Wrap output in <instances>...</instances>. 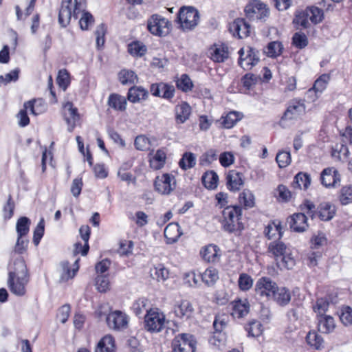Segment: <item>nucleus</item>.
Masks as SVG:
<instances>
[{
	"label": "nucleus",
	"mask_w": 352,
	"mask_h": 352,
	"mask_svg": "<svg viewBox=\"0 0 352 352\" xmlns=\"http://www.w3.org/2000/svg\"><path fill=\"white\" fill-rule=\"evenodd\" d=\"M14 270L9 272L8 285L12 294L22 296L26 293L25 287L29 282L27 266L21 258L14 261Z\"/></svg>",
	"instance_id": "1"
},
{
	"label": "nucleus",
	"mask_w": 352,
	"mask_h": 352,
	"mask_svg": "<svg viewBox=\"0 0 352 352\" xmlns=\"http://www.w3.org/2000/svg\"><path fill=\"white\" fill-rule=\"evenodd\" d=\"M288 252L287 246L279 239L270 243L267 247V252L275 258L280 268L291 270L295 266L296 261Z\"/></svg>",
	"instance_id": "2"
},
{
	"label": "nucleus",
	"mask_w": 352,
	"mask_h": 352,
	"mask_svg": "<svg viewBox=\"0 0 352 352\" xmlns=\"http://www.w3.org/2000/svg\"><path fill=\"white\" fill-rule=\"evenodd\" d=\"M242 209L239 206H230L225 208L222 211V217L220 219L223 230L228 233L240 232L243 230V225L240 221Z\"/></svg>",
	"instance_id": "3"
},
{
	"label": "nucleus",
	"mask_w": 352,
	"mask_h": 352,
	"mask_svg": "<svg viewBox=\"0 0 352 352\" xmlns=\"http://www.w3.org/2000/svg\"><path fill=\"white\" fill-rule=\"evenodd\" d=\"M300 210L306 212V214L314 219L318 216L322 221H329L334 217L336 214V207L334 205L329 202L321 203L316 210L315 205L309 200H305V202L300 205Z\"/></svg>",
	"instance_id": "4"
},
{
	"label": "nucleus",
	"mask_w": 352,
	"mask_h": 352,
	"mask_svg": "<svg viewBox=\"0 0 352 352\" xmlns=\"http://www.w3.org/2000/svg\"><path fill=\"white\" fill-rule=\"evenodd\" d=\"M199 19L198 10L192 6H182L177 14V21L184 32L194 30L197 26Z\"/></svg>",
	"instance_id": "5"
},
{
	"label": "nucleus",
	"mask_w": 352,
	"mask_h": 352,
	"mask_svg": "<svg viewBox=\"0 0 352 352\" xmlns=\"http://www.w3.org/2000/svg\"><path fill=\"white\" fill-rule=\"evenodd\" d=\"M166 318L158 309H151L144 316V329L150 333H159L164 327Z\"/></svg>",
	"instance_id": "6"
},
{
	"label": "nucleus",
	"mask_w": 352,
	"mask_h": 352,
	"mask_svg": "<svg viewBox=\"0 0 352 352\" xmlns=\"http://www.w3.org/2000/svg\"><path fill=\"white\" fill-rule=\"evenodd\" d=\"M171 23L159 14H153L147 21V29L153 35L165 36L169 34Z\"/></svg>",
	"instance_id": "7"
},
{
	"label": "nucleus",
	"mask_w": 352,
	"mask_h": 352,
	"mask_svg": "<svg viewBox=\"0 0 352 352\" xmlns=\"http://www.w3.org/2000/svg\"><path fill=\"white\" fill-rule=\"evenodd\" d=\"M45 109V105L42 100H33L24 104V109H21L17 117L19 120V124L21 126H25L30 123V119L27 111L30 110L33 115H38Z\"/></svg>",
	"instance_id": "8"
},
{
	"label": "nucleus",
	"mask_w": 352,
	"mask_h": 352,
	"mask_svg": "<svg viewBox=\"0 0 352 352\" xmlns=\"http://www.w3.org/2000/svg\"><path fill=\"white\" fill-rule=\"evenodd\" d=\"M305 105L300 100H293L289 102V105L280 120V125L283 127L288 126V121L297 119L300 116L305 113Z\"/></svg>",
	"instance_id": "9"
},
{
	"label": "nucleus",
	"mask_w": 352,
	"mask_h": 352,
	"mask_svg": "<svg viewBox=\"0 0 352 352\" xmlns=\"http://www.w3.org/2000/svg\"><path fill=\"white\" fill-rule=\"evenodd\" d=\"M197 342L194 336L188 333L177 336L172 342L173 352H195Z\"/></svg>",
	"instance_id": "10"
},
{
	"label": "nucleus",
	"mask_w": 352,
	"mask_h": 352,
	"mask_svg": "<svg viewBox=\"0 0 352 352\" xmlns=\"http://www.w3.org/2000/svg\"><path fill=\"white\" fill-rule=\"evenodd\" d=\"M246 16L250 20L265 21L270 14V10L266 5L259 1L254 0L245 8Z\"/></svg>",
	"instance_id": "11"
},
{
	"label": "nucleus",
	"mask_w": 352,
	"mask_h": 352,
	"mask_svg": "<svg viewBox=\"0 0 352 352\" xmlns=\"http://www.w3.org/2000/svg\"><path fill=\"white\" fill-rule=\"evenodd\" d=\"M277 286L270 277L263 276L256 281L254 291L257 296L270 299Z\"/></svg>",
	"instance_id": "12"
},
{
	"label": "nucleus",
	"mask_w": 352,
	"mask_h": 352,
	"mask_svg": "<svg viewBox=\"0 0 352 352\" xmlns=\"http://www.w3.org/2000/svg\"><path fill=\"white\" fill-rule=\"evenodd\" d=\"M154 186L160 194L168 195L175 189L176 181L173 175L165 173L155 178Z\"/></svg>",
	"instance_id": "13"
},
{
	"label": "nucleus",
	"mask_w": 352,
	"mask_h": 352,
	"mask_svg": "<svg viewBox=\"0 0 352 352\" xmlns=\"http://www.w3.org/2000/svg\"><path fill=\"white\" fill-rule=\"evenodd\" d=\"M63 113L64 119L68 125V131L72 132L77 122L80 118L78 109L74 106L72 102H67L63 105Z\"/></svg>",
	"instance_id": "14"
},
{
	"label": "nucleus",
	"mask_w": 352,
	"mask_h": 352,
	"mask_svg": "<svg viewBox=\"0 0 352 352\" xmlns=\"http://www.w3.org/2000/svg\"><path fill=\"white\" fill-rule=\"evenodd\" d=\"M106 322L109 328L115 330L126 328L128 324L126 314L118 310L110 312L107 316Z\"/></svg>",
	"instance_id": "15"
},
{
	"label": "nucleus",
	"mask_w": 352,
	"mask_h": 352,
	"mask_svg": "<svg viewBox=\"0 0 352 352\" xmlns=\"http://www.w3.org/2000/svg\"><path fill=\"white\" fill-rule=\"evenodd\" d=\"M230 31L239 38L247 37L250 33V25L241 18L236 19L230 25Z\"/></svg>",
	"instance_id": "16"
},
{
	"label": "nucleus",
	"mask_w": 352,
	"mask_h": 352,
	"mask_svg": "<svg viewBox=\"0 0 352 352\" xmlns=\"http://www.w3.org/2000/svg\"><path fill=\"white\" fill-rule=\"evenodd\" d=\"M321 182L326 187H336L340 184V175L333 168H327L321 173Z\"/></svg>",
	"instance_id": "17"
},
{
	"label": "nucleus",
	"mask_w": 352,
	"mask_h": 352,
	"mask_svg": "<svg viewBox=\"0 0 352 352\" xmlns=\"http://www.w3.org/2000/svg\"><path fill=\"white\" fill-rule=\"evenodd\" d=\"M305 212L294 214L289 222L290 228L296 232H302L308 228L307 214Z\"/></svg>",
	"instance_id": "18"
},
{
	"label": "nucleus",
	"mask_w": 352,
	"mask_h": 352,
	"mask_svg": "<svg viewBox=\"0 0 352 352\" xmlns=\"http://www.w3.org/2000/svg\"><path fill=\"white\" fill-rule=\"evenodd\" d=\"M72 0H63L58 12V23L62 28H66L71 20L72 12L71 9Z\"/></svg>",
	"instance_id": "19"
},
{
	"label": "nucleus",
	"mask_w": 352,
	"mask_h": 352,
	"mask_svg": "<svg viewBox=\"0 0 352 352\" xmlns=\"http://www.w3.org/2000/svg\"><path fill=\"white\" fill-rule=\"evenodd\" d=\"M174 313L175 316L179 318H190L194 313V308L192 303L187 300H183L174 307Z\"/></svg>",
	"instance_id": "20"
},
{
	"label": "nucleus",
	"mask_w": 352,
	"mask_h": 352,
	"mask_svg": "<svg viewBox=\"0 0 352 352\" xmlns=\"http://www.w3.org/2000/svg\"><path fill=\"white\" fill-rule=\"evenodd\" d=\"M258 54L259 52L256 49L248 47V54L243 60L238 61L239 65L244 69H250L253 66L256 65L258 61L259 58Z\"/></svg>",
	"instance_id": "21"
},
{
	"label": "nucleus",
	"mask_w": 352,
	"mask_h": 352,
	"mask_svg": "<svg viewBox=\"0 0 352 352\" xmlns=\"http://www.w3.org/2000/svg\"><path fill=\"white\" fill-rule=\"evenodd\" d=\"M200 254L204 261L208 263H217L220 259V250L215 245H208L201 250Z\"/></svg>",
	"instance_id": "22"
},
{
	"label": "nucleus",
	"mask_w": 352,
	"mask_h": 352,
	"mask_svg": "<svg viewBox=\"0 0 352 352\" xmlns=\"http://www.w3.org/2000/svg\"><path fill=\"white\" fill-rule=\"evenodd\" d=\"M291 294L288 289L284 287H278L275 289L270 299H272L278 305L284 307L289 304L291 300Z\"/></svg>",
	"instance_id": "23"
},
{
	"label": "nucleus",
	"mask_w": 352,
	"mask_h": 352,
	"mask_svg": "<svg viewBox=\"0 0 352 352\" xmlns=\"http://www.w3.org/2000/svg\"><path fill=\"white\" fill-rule=\"evenodd\" d=\"M164 234L166 243L172 244L177 241L182 232L178 223H170L165 228Z\"/></svg>",
	"instance_id": "24"
},
{
	"label": "nucleus",
	"mask_w": 352,
	"mask_h": 352,
	"mask_svg": "<svg viewBox=\"0 0 352 352\" xmlns=\"http://www.w3.org/2000/svg\"><path fill=\"white\" fill-rule=\"evenodd\" d=\"M242 176L241 173L236 170H230L226 177L228 189L232 191L239 190L243 185Z\"/></svg>",
	"instance_id": "25"
},
{
	"label": "nucleus",
	"mask_w": 352,
	"mask_h": 352,
	"mask_svg": "<svg viewBox=\"0 0 352 352\" xmlns=\"http://www.w3.org/2000/svg\"><path fill=\"white\" fill-rule=\"evenodd\" d=\"M249 311L250 305L247 300H239L233 302L232 315L234 318H243L249 313Z\"/></svg>",
	"instance_id": "26"
},
{
	"label": "nucleus",
	"mask_w": 352,
	"mask_h": 352,
	"mask_svg": "<svg viewBox=\"0 0 352 352\" xmlns=\"http://www.w3.org/2000/svg\"><path fill=\"white\" fill-rule=\"evenodd\" d=\"M175 111L177 123L183 124L189 118L191 107L187 102H182L175 107Z\"/></svg>",
	"instance_id": "27"
},
{
	"label": "nucleus",
	"mask_w": 352,
	"mask_h": 352,
	"mask_svg": "<svg viewBox=\"0 0 352 352\" xmlns=\"http://www.w3.org/2000/svg\"><path fill=\"white\" fill-rule=\"evenodd\" d=\"M119 80L123 85H133L130 88H143L141 86H135L134 84L137 81L138 77L134 72L131 70L122 69L118 74Z\"/></svg>",
	"instance_id": "28"
},
{
	"label": "nucleus",
	"mask_w": 352,
	"mask_h": 352,
	"mask_svg": "<svg viewBox=\"0 0 352 352\" xmlns=\"http://www.w3.org/2000/svg\"><path fill=\"white\" fill-rule=\"evenodd\" d=\"M115 340L111 336H105L98 343L95 352H115Z\"/></svg>",
	"instance_id": "29"
},
{
	"label": "nucleus",
	"mask_w": 352,
	"mask_h": 352,
	"mask_svg": "<svg viewBox=\"0 0 352 352\" xmlns=\"http://www.w3.org/2000/svg\"><path fill=\"white\" fill-rule=\"evenodd\" d=\"M265 235L269 239H280L283 236L282 226L280 222H272L269 223L265 229Z\"/></svg>",
	"instance_id": "30"
},
{
	"label": "nucleus",
	"mask_w": 352,
	"mask_h": 352,
	"mask_svg": "<svg viewBox=\"0 0 352 352\" xmlns=\"http://www.w3.org/2000/svg\"><path fill=\"white\" fill-rule=\"evenodd\" d=\"M318 331L323 333H329L335 328L334 319L330 316H323L318 318Z\"/></svg>",
	"instance_id": "31"
},
{
	"label": "nucleus",
	"mask_w": 352,
	"mask_h": 352,
	"mask_svg": "<svg viewBox=\"0 0 352 352\" xmlns=\"http://www.w3.org/2000/svg\"><path fill=\"white\" fill-rule=\"evenodd\" d=\"M311 184V178L309 175L304 173H298L294 177L292 184L294 188L307 189Z\"/></svg>",
	"instance_id": "32"
},
{
	"label": "nucleus",
	"mask_w": 352,
	"mask_h": 352,
	"mask_svg": "<svg viewBox=\"0 0 352 352\" xmlns=\"http://www.w3.org/2000/svg\"><path fill=\"white\" fill-rule=\"evenodd\" d=\"M166 160V153L162 149H158L150 160V166L154 170H159L164 166Z\"/></svg>",
	"instance_id": "33"
},
{
	"label": "nucleus",
	"mask_w": 352,
	"mask_h": 352,
	"mask_svg": "<svg viewBox=\"0 0 352 352\" xmlns=\"http://www.w3.org/2000/svg\"><path fill=\"white\" fill-rule=\"evenodd\" d=\"M108 104L111 108L123 111L126 109V100L124 97L113 94L110 95Z\"/></svg>",
	"instance_id": "34"
},
{
	"label": "nucleus",
	"mask_w": 352,
	"mask_h": 352,
	"mask_svg": "<svg viewBox=\"0 0 352 352\" xmlns=\"http://www.w3.org/2000/svg\"><path fill=\"white\" fill-rule=\"evenodd\" d=\"M228 48L223 44L216 47L211 53V59L217 63H223L228 58Z\"/></svg>",
	"instance_id": "35"
},
{
	"label": "nucleus",
	"mask_w": 352,
	"mask_h": 352,
	"mask_svg": "<svg viewBox=\"0 0 352 352\" xmlns=\"http://www.w3.org/2000/svg\"><path fill=\"white\" fill-rule=\"evenodd\" d=\"M201 280L208 286L213 285L219 279L218 271L213 267H209L201 274Z\"/></svg>",
	"instance_id": "36"
},
{
	"label": "nucleus",
	"mask_w": 352,
	"mask_h": 352,
	"mask_svg": "<svg viewBox=\"0 0 352 352\" xmlns=\"http://www.w3.org/2000/svg\"><path fill=\"white\" fill-rule=\"evenodd\" d=\"M129 53L135 57H142L147 52L146 46L140 41H133L129 45Z\"/></svg>",
	"instance_id": "37"
},
{
	"label": "nucleus",
	"mask_w": 352,
	"mask_h": 352,
	"mask_svg": "<svg viewBox=\"0 0 352 352\" xmlns=\"http://www.w3.org/2000/svg\"><path fill=\"white\" fill-rule=\"evenodd\" d=\"M195 164L196 157L195 155L191 152L184 153L179 162L180 168L185 170L194 167Z\"/></svg>",
	"instance_id": "38"
},
{
	"label": "nucleus",
	"mask_w": 352,
	"mask_h": 352,
	"mask_svg": "<svg viewBox=\"0 0 352 352\" xmlns=\"http://www.w3.org/2000/svg\"><path fill=\"white\" fill-rule=\"evenodd\" d=\"M266 49L265 52L268 57L276 58L282 54L283 45L281 42L272 41L267 44Z\"/></svg>",
	"instance_id": "39"
},
{
	"label": "nucleus",
	"mask_w": 352,
	"mask_h": 352,
	"mask_svg": "<svg viewBox=\"0 0 352 352\" xmlns=\"http://www.w3.org/2000/svg\"><path fill=\"white\" fill-rule=\"evenodd\" d=\"M219 177L214 171L206 173L202 176V182L204 186L208 189H214L217 186Z\"/></svg>",
	"instance_id": "40"
},
{
	"label": "nucleus",
	"mask_w": 352,
	"mask_h": 352,
	"mask_svg": "<svg viewBox=\"0 0 352 352\" xmlns=\"http://www.w3.org/2000/svg\"><path fill=\"white\" fill-rule=\"evenodd\" d=\"M222 124L226 129L232 128L239 120L241 116L239 112L230 111L226 116L222 117Z\"/></svg>",
	"instance_id": "41"
},
{
	"label": "nucleus",
	"mask_w": 352,
	"mask_h": 352,
	"mask_svg": "<svg viewBox=\"0 0 352 352\" xmlns=\"http://www.w3.org/2000/svg\"><path fill=\"white\" fill-rule=\"evenodd\" d=\"M310 14L309 19L314 24H318L324 19V12L322 9L316 6H311L308 8L307 12Z\"/></svg>",
	"instance_id": "42"
},
{
	"label": "nucleus",
	"mask_w": 352,
	"mask_h": 352,
	"mask_svg": "<svg viewBox=\"0 0 352 352\" xmlns=\"http://www.w3.org/2000/svg\"><path fill=\"white\" fill-rule=\"evenodd\" d=\"M148 94L146 89H129L127 98L130 102H137L145 100Z\"/></svg>",
	"instance_id": "43"
},
{
	"label": "nucleus",
	"mask_w": 352,
	"mask_h": 352,
	"mask_svg": "<svg viewBox=\"0 0 352 352\" xmlns=\"http://www.w3.org/2000/svg\"><path fill=\"white\" fill-rule=\"evenodd\" d=\"M30 220L25 217H21L16 223V232L19 236H25L30 230Z\"/></svg>",
	"instance_id": "44"
},
{
	"label": "nucleus",
	"mask_w": 352,
	"mask_h": 352,
	"mask_svg": "<svg viewBox=\"0 0 352 352\" xmlns=\"http://www.w3.org/2000/svg\"><path fill=\"white\" fill-rule=\"evenodd\" d=\"M239 201L245 208H252L254 206V196L248 189H245L239 195Z\"/></svg>",
	"instance_id": "45"
},
{
	"label": "nucleus",
	"mask_w": 352,
	"mask_h": 352,
	"mask_svg": "<svg viewBox=\"0 0 352 352\" xmlns=\"http://www.w3.org/2000/svg\"><path fill=\"white\" fill-rule=\"evenodd\" d=\"M309 41L305 33L298 32L292 36V45L298 49H303L308 45Z\"/></svg>",
	"instance_id": "46"
},
{
	"label": "nucleus",
	"mask_w": 352,
	"mask_h": 352,
	"mask_svg": "<svg viewBox=\"0 0 352 352\" xmlns=\"http://www.w3.org/2000/svg\"><path fill=\"white\" fill-rule=\"evenodd\" d=\"M306 340L309 345L317 350L322 347L323 339L316 332H309L306 336Z\"/></svg>",
	"instance_id": "47"
},
{
	"label": "nucleus",
	"mask_w": 352,
	"mask_h": 352,
	"mask_svg": "<svg viewBox=\"0 0 352 352\" xmlns=\"http://www.w3.org/2000/svg\"><path fill=\"white\" fill-rule=\"evenodd\" d=\"M56 83L59 88H67L70 85V75L68 71L63 69L58 71L56 77Z\"/></svg>",
	"instance_id": "48"
},
{
	"label": "nucleus",
	"mask_w": 352,
	"mask_h": 352,
	"mask_svg": "<svg viewBox=\"0 0 352 352\" xmlns=\"http://www.w3.org/2000/svg\"><path fill=\"white\" fill-rule=\"evenodd\" d=\"M107 32V28L104 23H101L96 27L94 32L96 40V47L98 49L103 47L105 42L104 36Z\"/></svg>",
	"instance_id": "49"
},
{
	"label": "nucleus",
	"mask_w": 352,
	"mask_h": 352,
	"mask_svg": "<svg viewBox=\"0 0 352 352\" xmlns=\"http://www.w3.org/2000/svg\"><path fill=\"white\" fill-rule=\"evenodd\" d=\"M239 287L242 291H248L253 285V279L246 273L239 275L238 280Z\"/></svg>",
	"instance_id": "50"
},
{
	"label": "nucleus",
	"mask_w": 352,
	"mask_h": 352,
	"mask_svg": "<svg viewBox=\"0 0 352 352\" xmlns=\"http://www.w3.org/2000/svg\"><path fill=\"white\" fill-rule=\"evenodd\" d=\"M241 81L245 88H250L252 86H254L258 82H262V78L260 76L248 73L243 76Z\"/></svg>",
	"instance_id": "51"
},
{
	"label": "nucleus",
	"mask_w": 352,
	"mask_h": 352,
	"mask_svg": "<svg viewBox=\"0 0 352 352\" xmlns=\"http://www.w3.org/2000/svg\"><path fill=\"white\" fill-rule=\"evenodd\" d=\"M152 276L157 281H164L169 277V271L162 264H159L154 268V273H152Z\"/></svg>",
	"instance_id": "52"
},
{
	"label": "nucleus",
	"mask_w": 352,
	"mask_h": 352,
	"mask_svg": "<svg viewBox=\"0 0 352 352\" xmlns=\"http://www.w3.org/2000/svg\"><path fill=\"white\" fill-rule=\"evenodd\" d=\"M94 23L93 15L88 11H83L82 16L79 21V25L82 30H88L89 26Z\"/></svg>",
	"instance_id": "53"
},
{
	"label": "nucleus",
	"mask_w": 352,
	"mask_h": 352,
	"mask_svg": "<svg viewBox=\"0 0 352 352\" xmlns=\"http://www.w3.org/2000/svg\"><path fill=\"white\" fill-rule=\"evenodd\" d=\"M329 305V301L325 298H318L314 306V311L317 314L318 318L325 316L324 314L327 311Z\"/></svg>",
	"instance_id": "54"
},
{
	"label": "nucleus",
	"mask_w": 352,
	"mask_h": 352,
	"mask_svg": "<svg viewBox=\"0 0 352 352\" xmlns=\"http://www.w3.org/2000/svg\"><path fill=\"white\" fill-rule=\"evenodd\" d=\"M309 14L307 12H298L295 14L293 23L296 25H300L304 29H307L309 27Z\"/></svg>",
	"instance_id": "55"
},
{
	"label": "nucleus",
	"mask_w": 352,
	"mask_h": 352,
	"mask_svg": "<svg viewBox=\"0 0 352 352\" xmlns=\"http://www.w3.org/2000/svg\"><path fill=\"white\" fill-rule=\"evenodd\" d=\"M82 239L85 241V245L82 251V255L85 256L89 251L88 241L90 236V228L88 226H82L79 230Z\"/></svg>",
	"instance_id": "56"
},
{
	"label": "nucleus",
	"mask_w": 352,
	"mask_h": 352,
	"mask_svg": "<svg viewBox=\"0 0 352 352\" xmlns=\"http://www.w3.org/2000/svg\"><path fill=\"white\" fill-rule=\"evenodd\" d=\"M276 161L280 168L287 167L291 162V155L289 151H279L276 157Z\"/></svg>",
	"instance_id": "57"
},
{
	"label": "nucleus",
	"mask_w": 352,
	"mask_h": 352,
	"mask_svg": "<svg viewBox=\"0 0 352 352\" xmlns=\"http://www.w3.org/2000/svg\"><path fill=\"white\" fill-rule=\"evenodd\" d=\"M246 330L249 336L258 337L262 333V324L258 321L250 322L246 327Z\"/></svg>",
	"instance_id": "58"
},
{
	"label": "nucleus",
	"mask_w": 352,
	"mask_h": 352,
	"mask_svg": "<svg viewBox=\"0 0 352 352\" xmlns=\"http://www.w3.org/2000/svg\"><path fill=\"white\" fill-rule=\"evenodd\" d=\"M339 199L342 205L352 203V187L344 186L340 190Z\"/></svg>",
	"instance_id": "59"
},
{
	"label": "nucleus",
	"mask_w": 352,
	"mask_h": 352,
	"mask_svg": "<svg viewBox=\"0 0 352 352\" xmlns=\"http://www.w3.org/2000/svg\"><path fill=\"white\" fill-rule=\"evenodd\" d=\"M109 286V280L107 276L98 275L96 278V287L98 292H106Z\"/></svg>",
	"instance_id": "60"
},
{
	"label": "nucleus",
	"mask_w": 352,
	"mask_h": 352,
	"mask_svg": "<svg viewBox=\"0 0 352 352\" xmlns=\"http://www.w3.org/2000/svg\"><path fill=\"white\" fill-rule=\"evenodd\" d=\"M45 231V220L41 218L38 225L36 226L33 236V242L35 245H37L43 237Z\"/></svg>",
	"instance_id": "61"
},
{
	"label": "nucleus",
	"mask_w": 352,
	"mask_h": 352,
	"mask_svg": "<svg viewBox=\"0 0 352 352\" xmlns=\"http://www.w3.org/2000/svg\"><path fill=\"white\" fill-rule=\"evenodd\" d=\"M134 145L138 150L146 151L149 149L150 141L145 135H139L135 139Z\"/></svg>",
	"instance_id": "62"
},
{
	"label": "nucleus",
	"mask_w": 352,
	"mask_h": 352,
	"mask_svg": "<svg viewBox=\"0 0 352 352\" xmlns=\"http://www.w3.org/2000/svg\"><path fill=\"white\" fill-rule=\"evenodd\" d=\"M341 322L345 325L352 324V309L349 307H345L341 310L340 315Z\"/></svg>",
	"instance_id": "63"
},
{
	"label": "nucleus",
	"mask_w": 352,
	"mask_h": 352,
	"mask_svg": "<svg viewBox=\"0 0 352 352\" xmlns=\"http://www.w3.org/2000/svg\"><path fill=\"white\" fill-rule=\"evenodd\" d=\"M218 152L215 149H210L206 151L201 158V164H210L217 160Z\"/></svg>",
	"instance_id": "64"
}]
</instances>
